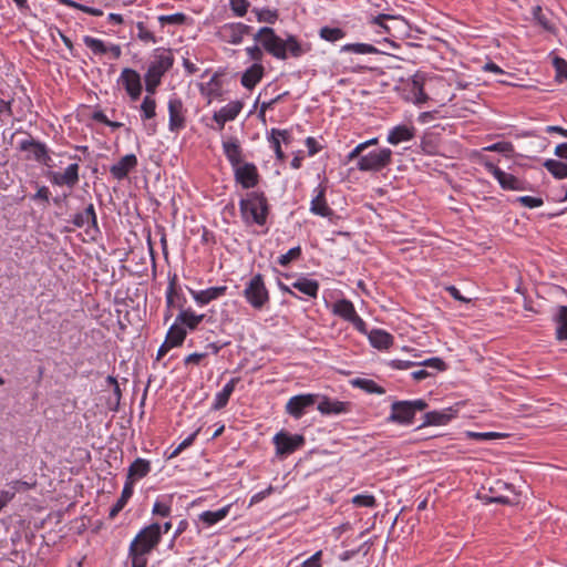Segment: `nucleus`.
Returning a JSON list of instances; mask_svg holds the SVG:
<instances>
[{
  "label": "nucleus",
  "instance_id": "obj_26",
  "mask_svg": "<svg viewBox=\"0 0 567 567\" xmlns=\"http://www.w3.org/2000/svg\"><path fill=\"white\" fill-rule=\"evenodd\" d=\"M414 137V127L406 125H398L393 127L388 135V142L398 145L401 142L410 141Z\"/></svg>",
  "mask_w": 567,
  "mask_h": 567
},
{
  "label": "nucleus",
  "instance_id": "obj_8",
  "mask_svg": "<svg viewBox=\"0 0 567 567\" xmlns=\"http://www.w3.org/2000/svg\"><path fill=\"white\" fill-rule=\"evenodd\" d=\"M276 454L280 457L287 456L305 445V437L301 434H290L280 431L274 436Z\"/></svg>",
  "mask_w": 567,
  "mask_h": 567
},
{
  "label": "nucleus",
  "instance_id": "obj_56",
  "mask_svg": "<svg viewBox=\"0 0 567 567\" xmlns=\"http://www.w3.org/2000/svg\"><path fill=\"white\" fill-rule=\"evenodd\" d=\"M517 202L527 208L540 207L544 204L542 198L533 196H520L517 198Z\"/></svg>",
  "mask_w": 567,
  "mask_h": 567
},
{
  "label": "nucleus",
  "instance_id": "obj_48",
  "mask_svg": "<svg viewBox=\"0 0 567 567\" xmlns=\"http://www.w3.org/2000/svg\"><path fill=\"white\" fill-rule=\"evenodd\" d=\"M301 255V248L299 246L289 249L286 254L281 255L278 259V264L282 267L288 266L292 260H296Z\"/></svg>",
  "mask_w": 567,
  "mask_h": 567
},
{
  "label": "nucleus",
  "instance_id": "obj_54",
  "mask_svg": "<svg viewBox=\"0 0 567 567\" xmlns=\"http://www.w3.org/2000/svg\"><path fill=\"white\" fill-rule=\"evenodd\" d=\"M262 74V65L258 63L250 65V90L261 80Z\"/></svg>",
  "mask_w": 567,
  "mask_h": 567
},
{
  "label": "nucleus",
  "instance_id": "obj_15",
  "mask_svg": "<svg viewBox=\"0 0 567 567\" xmlns=\"http://www.w3.org/2000/svg\"><path fill=\"white\" fill-rule=\"evenodd\" d=\"M249 203L250 217L256 224L264 226L269 214V205L267 198L264 196V194L250 193Z\"/></svg>",
  "mask_w": 567,
  "mask_h": 567
},
{
  "label": "nucleus",
  "instance_id": "obj_30",
  "mask_svg": "<svg viewBox=\"0 0 567 567\" xmlns=\"http://www.w3.org/2000/svg\"><path fill=\"white\" fill-rule=\"evenodd\" d=\"M311 212L316 215L328 217L332 215L324 197V189H320L318 195L311 200Z\"/></svg>",
  "mask_w": 567,
  "mask_h": 567
},
{
  "label": "nucleus",
  "instance_id": "obj_4",
  "mask_svg": "<svg viewBox=\"0 0 567 567\" xmlns=\"http://www.w3.org/2000/svg\"><path fill=\"white\" fill-rule=\"evenodd\" d=\"M427 408V403L417 399L414 401H395L391 405V414L388 417L389 422L399 424L412 423L414 415L417 411H423Z\"/></svg>",
  "mask_w": 567,
  "mask_h": 567
},
{
  "label": "nucleus",
  "instance_id": "obj_36",
  "mask_svg": "<svg viewBox=\"0 0 567 567\" xmlns=\"http://www.w3.org/2000/svg\"><path fill=\"white\" fill-rule=\"evenodd\" d=\"M341 52H352L355 54H375L379 50L368 43H348L341 48Z\"/></svg>",
  "mask_w": 567,
  "mask_h": 567
},
{
  "label": "nucleus",
  "instance_id": "obj_3",
  "mask_svg": "<svg viewBox=\"0 0 567 567\" xmlns=\"http://www.w3.org/2000/svg\"><path fill=\"white\" fill-rule=\"evenodd\" d=\"M223 150L235 172V181L248 188V163L244 161L243 148L236 137L223 142Z\"/></svg>",
  "mask_w": 567,
  "mask_h": 567
},
{
  "label": "nucleus",
  "instance_id": "obj_32",
  "mask_svg": "<svg viewBox=\"0 0 567 567\" xmlns=\"http://www.w3.org/2000/svg\"><path fill=\"white\" fill-rule=\"evenodd\" d=\"M333 312L347 321L357 315L354 306L347 299H341L333 305Z\"/></svg>",
  "mask_w": 567,
  "mask_h": 567
},
{
  "label": "nucleus",
  "instance_id": "obj_63",
  "mask_svg": "<svg viewBox=\"0 0 567 567\" xmlns=\"http://www.w3.org/2000/svg\"><path fill=\"white\" fill-rule=\"evenodd\" d=\"M270 143L272 145V148L276 153V157L279 159V161H284L286 158V155L284 153V151L281 150V144H280V138L277 136L276 137H270Z\"/></svg>",
  "mask_w": 567,
  "mask_h": 567
},
{
  "label": "nucleus",
  "instance_id": "obj_60",
  "mask_svg": "<svg viewBox=\"0 0 567 567\" xmlns=\"http://www.w3.org/2000/svg\"><path fill=\"white\" fill-rule=\"evenodd\" d=\"M321 557V551H317L312 556H310L309 558H306L303 559L302 561L299 563L300 567H319L318 565V561Z\"/></svg>",
  "mask_w": 567,
  "mask_h": 567
},
{
  "label": "nucleus",
  "instance_id": "obj_2",
  "mask_svg": "<svg viewBox=\"0 0 567 567\" xmlns=\"http://www.w3.org/2000/svg\"><path fill=\"white\" fill-rule=\"evenodd\" d=\"M174 55L169 49L158 48L154 52V59L145 73V90L154 94L161 84L162 76L173 66Z\"/></svg>",
  "mask_w": 567,
  "mask_h": 567
},
{
  "label": "nucleus",
  "instance_id": "obj_64",
  "mask_svg": "<svg viewBox=\"0 0 567 567\" xmlns=\"http://www.w3.org/2000/svg\"><path fill=\"white\" fill-rule=\"evenodd\" d=\"M12 106L11 101H4L0 97V121L2 120L3 115L12 116Z\"/></svg>",
  "mask_w": 567,
  "mask_h": 567
},
{
  "label": "nucleus",
  "instance_id": "obj_49",
  "mask_svg": "<svg viewBox=\"0 0 567 567\" xmlns=\"http://www.w3.org/2000/svg\"><path fill=\"white\" fill-rule=\"evenodd\" d=\"M352 503L359 507H374L375 498L373 495L359 494L352 498Z\"/></svg>",
  "mask_w": 567,
  "mask_h": 567
},
{
  "label": "nucleus",
  "instance_id": "obj_61",
  "mask_svg": "<svg viewBox=\"0 0 567 567\" xmlns=\"http://www.w3.org/2000/svg\"><path fill=\"white\" fill-rule=\"evenodd\" d=\"M50 190L47 186H40L37 193L32 196L33 200H42L44 203H49Z\"/></svg>",
  "mask_w": 567,
  "mask_h": 567
},
{
  "label": "nucleus",
  "instance_id": "obj_62",
  "mask_svg": "<svg viewBox=\"0 0 567 567\" xmlns=\"http://www.w3.org/2000/svg\"><path fill=\"white\" fill-rule=\"evenodd\" d=\"M274 492V487L270 485L268 486L266 489L252 495L250 497V506L256 504V503H259L261 502L265 497H267L268 495H270L271 493Z\"/></svg>",
  "mask_w": 567,
  "mask_h": 567
},
{
  "label": "nucleus",
  "instance_id": "obj_44",
  "mask_svg": "<svg viewBox=\"0 0 567 567\" xmlns=\"http://www.w3.org/2000/svg\"><path fill=\"white\" fill-rule=\"evenodd\" d=\"M254 12L256 13V17H257V20L259 22H267V23H275L277 18H278V13L276 10H270V9H254Z\"/></svg>",
  "mask_w": 567,
  "mask_h": 567
},
{
  "label": "nucleus",
  "instance_id": "obj_12",
  "mask_svg": "<svg viewBox=\"0 0 567 567\" xmlns=\"http://www.w3.org/2000/svg\"><path fill=\"white\" fill-rule=\"evenodd\" d=\"M117 82L124 86L126 93L128 94L132 101H136L140 99L143 87L141 82V75L137 71L131 68L123 69Z\"/></svg>",
  "mask_w": 567,
  "mask_h": 567
},
{
  "label": "nucleus",
  "instance_id": "obj_58",
  "mask_svg": "<svg viewBox=\"0 0 567 567\" xmlns=\"http://www.w3.org/2000/svg\"><path fill=\"white\" fill-rule=\"evenodd\" d=\"M277 136L280 138V143L282 142L286 145H288L291 141V135H290L289 131H287V130L272 128L270 137L277 138Z\"/></svg>",
  "mask_w": 567,
  "mask_h": 567
},
{
  "label": "nucleus",
  "instance_id": "obj_18",
  "mask_svg": "<svg viewBox=\"0 0 567 567\" xmlns=\"http://www.w3.org/2000/svg\"><path fill=\"white\" fill-rule=\"evenodd\" d=\"M317 404V409L321 414H341L349 410V402H342L338 400H330L327 396H320Z\"/></svg>",
  "mask_w": 567,
  "mask_h": 567
},
{
  "label": "nucleus",
  "instance_id": "obj_9",
  "mask_svg": "<svg viewBox=\"0 0 567 567\" xmlns=\"http://www.w3.org/2000/svg\"><path fill=\"white\" fill-rule=\"evenodd\" d=\"M319 394H299L289 399L286 404V412L293 419H300L310 408L318 402Z\"/></svg>",
  "mask_w": 567,
  "mask_h": 567
},
{
  "label": "nucleus",
  "instance_id": "obj_38",
  "mask_svg": "<svg viewBox=\"0 0 567 567\" xmlns=\"http://www.w3.org/2000/svg\"><path fill=\"white\" fill-rule=\"evenodd\" d=\"M244 103L240 101H233L227 105L223 106L218 113L223 115L224 121H233L241 111Z\"/></svg>",
  "mask_w": 567,
  "mask_h": 567
},
{
  "label": "nucleus",
  "instance_id": "obj_41",
  "mask_svg": "<svg viewBox=\"0 0 567 567\" xmlns=\"http://www.w3.org/2000/svg\"><path fill=\"white\" fill-rule=\"evenodd\" d=\"M319 34L323 40L329 41V42L338 41L346 35V33L342 29L329 28V27L321 28Z\"/></svg>",
  "mask_w": 567,
  "mask_h": 567
},
{
  "label": "nucleus",
  "instance_id": "obj_23",
  "mask_svg": "<svg viewBox=\"0 0 567 567\" xmlns=\"http://www.w3.org/2000/svg\"><path fill=\"white\" fill-rule=\"evenodd\" d=\"M227 287L226 286H218V287H210L205 290H190V293L195 301L199 303L200 306L209 303L212 300H215L221 296L225 295Z\"/></svg>",
  "mask_w": 567,
  "mask_h": 567
},
{
  "label": "nucleus",
  "instance_id": "obj_53",
  "mask_svg": "<svg viewBox=\"0 0 567 567\" xmlns=\"http://www.w3.org/2000/svg\"><path fill=\"white\" fill-rule=\"evenodd\" d=\"M171 511L172 509L169 504L162 501H156L153 505L152 513L153 515H157L161 517H168L171 515Z\"/></svg>",
  "mask_w": 567,
  "mask_h": 567
},
{
  "label": "nucleus",
  "instance_id": "obj_59",
  "mask_svg": "<svg viewBox=\"0 0 567 567\" xmlns=\"http://www.w3.org/2000/svg\"><path fill=\"white\" fill-rule=\"evenodd\" d=\"M239 217L244 223H248V198L244 196L239 198Z\"/></svg>",
  "mask_w": 567,
  "mask_h": 567
},
{
  "label": "nucleus",
  "instance_id": "obj_42",
  "mask_svg": "<svg viewBox=\"0 0 567 567\" xmlns=\"http://www.w3.org/2000/svg\"><path fill=\"white\" fill-rule=\"evenodd\" d=\"M284 48L285 54L287 55L289 52L293 58H298L305 52L298 40L292 35L288 37L287 40L284 41Z\"/></svg>",
  "mask_w": 567,
  "mask_h": 567
},
{
  "label": "nucleus",
  "instance_id": "obj_10",
  "mask_svg": "<svg viewBox=\"0 0 567 567\" xmlns=\"http://www.w3.org/2000/svg\"><path fill=\"white\" fill-rule=\"evenodd\" d=\"M486 169L497 179L502 188L508 190H526L527 183L517 178L513 174L502 171L492 162L484 163Z\"/></svg>",
  "mask_w": 567,
  "mask_h": 567
},
{
  "label": "nucleus",
  "instance_id": "obj_17",
  "mask_svg": "<svg viewBox=\"0 0 567 567\" xmlns=\"http://www.w3.org/2000/svg\"><path fill=\"white\" fill-rule=\"evenodd\" d=\"M136 166L137 157L134 154H127L110 167V173L115 179L122 181Z\"/></svg>",
  "mask_w": 567,
  "mask_h": 567
},
{
  "label": "nucleus",
  "instance_id": "obj_39",
  "mask_svg": "<svg viewBox=\"0 0 567 567\" xmlns=\"http://www.w3.org/2000/svg\"><path fill=\"white\" fill-rule=\"evenodd\" d=\"M142 118L151 120L156 115V101L151 95H146L141 104Z\"/></svg>",
  "mask_w": 567,
  "mask_h": 567
},
{
  "label": "nucleus",
  "instance_id": "obj_20",
  "mask_svg": "<svg viewBox=\"0 0 567 567\" xmlns=\"http://www.w3.org/2000/svg\"><path fill=\"white\" fill-rule=\"evenodd\" d=\"M151 472V462L145 458H136L127 470V476L125 482L132 483V487L134 488V482L141 478H144Z\"/></svg>",
  "mask_w": 567,
  "mask_h": 567
},
{
  "label": "nucleus",
  "instance_id": "obj_7",
  "mask_svg": "<svg viewBox=\"0 0 567 567\" xmlns=\"http://www.w3.org/2000/svg\"><path fill=\"white\" fill-rule=\"evenodd\" d=\"M391 159L392 151L390 148H382L361 156L357 166L358 169L363 172H379L386 167L391 163Z\"/></svg>",
  "mask_w": 567,
  "mask_h": 567
},
{
  "label": "nucleus",
  "instance_id": "obj_46",
  "mask_svg": "<svg viewBox=\"0 0 567 567\" xmlns=\"http://www.w3.org/2000/svg\"><path fill=\"white\" fill-rule=\"evenodd\" d=\"M136 28H137V38L145 42V43H156L157 40H156V37L154 35V33L152 31H150L145 23L140 21L136 23Z\"/></svg>",
  "mask_w": 567,
  "mask_h": 567
},
{
  "label": "nucleus",
  "instance_id": "obj_31",
  "mask_svg": "<svg viewBox=\"0 0 567 567\" xmlns=\"http://www.w3.org/2000/svg\"><path fill=\"white\" fill-rule=\"evenodd\" d=\"M292 287L298 289L300 292L313 298L317 297L319 290V284L316 280L308 278H300L292 282Z\"/></svg>",
  "mask_w": 567,
  "mask_h": 567
},
{
  "label": "nucleus",
  "instance_id": "obj_19",
  "mask_svg": "<svg viewBox=\"0 0 567 567\" xmlns=\"http://www.w3.org/2000/svg\"><path fill=\"white\" fill-rule=\"evenodd\" d=\"M71 223L78 228H82L85 225H87L93 227L96 231H99L97 217L94 205L91 203L86 206V208L83 212L76 213L73 216Z\"/></svg>",
  "mask_w": 567,
  "mask_h": 567
},
{
  "label": "nucleus",
  "instance_id": "obj_40",
  "mask_svg": "<svg viewBox=\"0 0 567 567\" xmlns=\"http://www.w3.org/2000/svg\"><path fill=\"white\" fill-rule=\"evenodd\" d=\"M84 44L92 50L94 54H105L107 53V45L105 43L96 38L85 35L83 38Z\"/></svg>",
  "mask_w": 567,
  "mask_h": 567
},
{
  "label": "nucleus",
  "instance_id": "obj_21",
  "mask_svg": "<svg viewBox=\"0 0 567 567\" xmlns=\"http://www.w3.org/2000/svg\"><path fill=\"white\" fill-rule=\"evenodd\" d=\"M186 302L185 296L177 289L176 276L169 280L168 287L166 289V306L167 308H178L179 311L184 309V305Z\"/></svg>",
  "mask_w": 567,
  "mask_h": 567
},
{
  "label": "nucleus",
  "instance_id": "obj_52",
  "mask_svg": "<svg viewBox=\"0 0 567 567\" xmlns=\"http://www.w3.org/2000/svg\"><path fill=\"white\" fill-rule=\"evenodd\" d=\"M483 150L487 151V152H498L502 154H509L513 152V145L508 142H498V143L488 145V146L484 147Z\"/></svg>",
  "mask_w": 567,
  "mask_h": 567
},
{
  "label": "nucleus",
  "instance_id": "obj_55",
  "mask_svg": "<svg viewBox=\"0 0 567 567\" xmlns=\"http://www.w3.org/2000/svg\"><path fill=\"white\" fill-rule=\"evenodd\" d=\"M199 433V429L193 432L190 435H188L185 440H183L179 445L173 451L171 457L177 456L182 451L187 449L193 444L195 441L197 434Z\"/></svg>",
  "mask_w": 567,
  "mask_h": 567
},
{
  "label": "nucleus",
  "instance_id": "obj_27",
  "mask_svg": "<svg viewBox=\"0 0 567 567\" xmlns=\"http://www.w3.org/2000/svg\"><path fill=\"white\" fill-rule=\"evenodd\" d=\"M369 340L373 348L379 350L388 349L393 343V337L384 330L373 329L369 333Z\"/></svg>",
  "mask_w": 567,
  "mask_h": 567
},
{
  "label": "nucleus",
  "instance_id": "obj_57",
  "mask_svg": "<svg viewBox=\"0 0 567 567\" xmlns=\"http://www.w3.org/2000/svg\"><path fill=\"white\" fill-rule=\"evenodd\" d=\"M417 364L434 368L439 371H444L446 369L445 362L440 358H431L422 362H417Z\"/></svg>",
  "mask_w": 567,
  "mask_h": 567
},
{
  "label": "nucleus",
  "instance_id": "obj_33",
  "mask_svg": "<svg viewBox=\"0 0 567 567\" xmlns=\"http://www.w3.org/2000/svg\"><path fill=\"white\" fill-rule=\"evenodd\" d=\"M556 338L567 340V306H560L556 316Z\"/></svg>",
  "mask_w": 567,
  "mask_h": 567
},
{
  "label": "nucleus",
  "instance_id": "obj_35",
  "mask_svg": "<svg viewBox=\"0 0 567 567\" xmlns=\"http://www.w3.org/2000/svg\"><path fill=\"white\" fill-rule=\"evenodd\" d=\"M546 169L558 179L567 178V164L557 159H547L544 163Z\"/></svg>",
  "mask_w": 567,
  "mask_h": 567
},
{
  "label": "nucleus",
  "instance_id": "obj_5",
  "mask_svg": "<svg viewBox=\"0 0 567 567\" xmlns=\"http://www.w3.org/2000/svg\"><path fill=\"white\" fill-rule=\"evenodd\" d=\"M18 150L21 152H30V154L25 156V159H33L49 168L52 167V158L49 148L44 143L34 140L31 135L20 141Z\"/></svg>",
  "mask_w": 567,
  "mask_h": 567
},
{
  "label": "nucleus",
  "instance_id": "obj_11",
  "mask_svg": "<svg viewBox=\"0 0 567 567\" xmlns=\"http://www.w3.org/2000/svg\"><path fill=\"white\" fill-rule=\"evenodd\" d=\"M79 169V164L72 163L63 173L49 171L47 177L55 186H68L69 188H73L80 181Z\"/></svg>",
  "mask_w": 567,
  "mask_h": 567
},
{
  "label": "nucleus",
  "instance_id": "obj_1",
  "mask_svg": "<svg viewBox=\"0 0 567 567\" xmlns=\"http://www.w3.org/2000/svg\"><path fill=\"white\" fill-rule=\"evenodd\" d=\"M162 539V527L158 523H152L142 528L128 548V558L132 561L131 567H146L148 555L157 547Z\"/></svg>",
  "mask_w": 567,
  "mask_h": 567
},
{
  "label": "nucleus",
  "instance_id": "obj_14",
  "mask_svg": "<svg viewBox=\"0 0 567 567\" xmlns=\"http://www.w3.org/2000/svg\"><path fill=\"white\" fill-rule=\"evenodd\" d=\"M248 34V27L244 23H225L219 27L217 35L224 42L238 44Z\"/></svg>",
  "mask_w": 567,
  "mask_h": 567
},
{
  "label": "nucleus",
  "instance_id": "obj_25",
  "mask_svg": "<svg viewBox=\"0 0 567 567\" xmlns=\"http://www.w3.org/2000/svg\"><path fill=\"white\" fill-rule=\"evenodd\" d=\"M205 315H196L190 308L182 309L176 317L177 323L189 330H195L204 320Z\"/></svg>",
  "mask_w": 567,
  "mask_h": 567
},
{
  "label": "nucleus",
  "instance_id": "obj_29",
  "mask_svg": "<svg viewBox=\"0 0 567 567\" xmlns=\"http://www.w3.org/2000/svg\"><path fill=\"white\" fill-rule=\"evenodd\" d=\"M186 334V329L175 321V323L169 327L165 340L167 341V344L179 347L183 344Z\"/></svg>",
  "mask_w": 567,
  "mask_h": 567
},
{
  "label": "nucleus",
  "instance_id": "obj_45",
  "mask_svg": "<svg viewBox=\"0 0 567 567\" xmlns=\"http://www.w3.org/2000/svg\"><path fill=\"white\" fill-rule=\"evenodd\" d=\"M466 436L468 439H473V440H477V441H488V440H495V439L505 437L506 435L503 434V433H498V432H473V431H467L466 432Z\"/></svg>",
  "mask_w": 567,
  "mask_h": 567
},
{
  "label": "nucleus",
  "instance_id": "obj_16",
  "mask_svg": "<svg viewBox=\"0 0 567 567\" xmlns=\"http://www.w3.org/2000/svg\"><path fill=\"white\" fill-rule=\"evenodd\" d=\"M268 299V291L262 282V278L260 275H256L250 279V305L259 309Z\"/></svg>",
  "mask_w": 567,
  "mask_h": 567
},
{
  "label": "nucleus",
  "instance_id": "obj_22",
  "mask_svg": "<svg viewBox=\"0 0 567 567\" xmlns=\"http://www.w3.org/2000/svg\"><path fill=\"white\" fill-rule=\"evenodd\" d=\"M241 382L239 377L231 378L223 388L220 392H218L215 396V401L213 403V410H220L225 408L229 401L231 393L235 391L237 384Z\"/></svg>",
  "mask_w": 567,
  "mask_h": 567
},
{
  "label": "nucleus",
  "instance_id": "obj_28",
  "mask_svg": "<svg viewBox=\"0 0 567 567\" xmlns=\"http://www.w3.org/2000/svg\"><path fill=\"white\" fill-rule=\"evenodd\" d=\"M133 491H134V488L132 487L131 481L125 482L120 498L116 501V503L110 509V513H109L110 519H114L118 515V513L125 507L128 499L133 495Z\"/></svg>",
  "mask_w": 567,
  "mask_h": 567
},
{
  "label": "nucleus",
  "instance_id": "obj_24",
  "mask_svg": "<svg viewBox=\"0 0 567 567\" xmlns=\"http://www.w3.org/2000/svg\"><path fill=\"white\" fill-rule=\"evenodd\" d=\"M453 416L452 409L427 412L424 414L423 423L417 429L429 425H445Z\"/></svg>",
  "mask_w": 567,
  "mask_h": 567
},
{
  "label": "nucleus",
  "instance_id": "obj_47",
  "mask_svg": "<svg viewBox=\"0 0 567 567\" xmlns=\"http://www.w3.org/2000/svg\"><path fill=\"white\" fill-rule=\"evenodd\" d=\"M533 17L546 31L554 30V25L550 23L548 18L544 14L540 6H536L533 9Z\"/></svg>",
  "mask_w": 567,
  "mask_h": 567
},
{
  "label": "nucleus",
  "instance_id": "obj_34",
  "mask_svg": "<svg viewBox=\"0 0 567 567\" xmlns=\"http://www.w3.org/2000/svg\"><path fill=\"white\" fill-rule=\"evenodd\" d=\"M228 514V507H223L217 511H206L199 515V519L207 526H213Z\"/></svg>",
  "mask_w": 567,
  "mask_h": 567
},
{
  "label": "nucleus",
  "instance_id": "obj_6",
  "mask_svg": "<svg viewBox=\"0 0 567 567\" xmlns=\"http://www.w3.org/2000/svg\"><path fill=\"white\" fill-rule=\"evenodd\" d=\"M255 40L271 55L277 59L285 60L284 40L275 34L269 27L261 28L256 34Z\"/></svg>",
  "mask_w": 567,
  "mask_h": 567
},
{
  "label": "nucleus",
  "instance_id": "obj_37",
  "mask_svg": "<svg viewBox=\"0 0 567 567\" xmlns=\"http://www.w3.org/2000/svg\"><path fill=\"white\" fill-rule=\"evenodd\" d=\"M352 384L354 386H358V388L367 391L368 393H377V394L385 393V390L382 386H380L378 383H375L373 380H370V379L358 378L352 381Z\"/></svg>",
  "mask_w": 567,
  "mask_h": 567
},
{
  "label": "nucleus",
  "instance_id": "obj_51",
  "mask_svg": "<svg viewBox=\"0 0 567 567\" xmlns=\"http://www.w3.org/2000/svg\"><path fill=\"white\" fill-rule=\"evenodd\" d=\"M231 11L236 17H244L247 12V0H229Z\"/></svg>",
  "mask_w": 567,
  "mask_h": 567
},
{
  "label": "nucleus",
  "instance_id": "obj_50",
  "mask_svg": "<svg viewBox=\"0 0 567 567\" xmlns=\"http://www.w3.org/2000/svg\"><path fill=\"white\" fill-rule=\"evenodd\" d=\"M553 63L556 69L557 80H567V62L564 59L556 56Z\"/></svg>",
  "mask_w": 567,
  "mask_h": 567
},
{
  "label": "nucleus",
  "instance_id": "obj_43",
  "mask_svg": "<svg viewBox=\"0 0 567 567\" xmlns=\"http://www.w3.org/2000/svg\"><path fill=\"white\" fill-rule=\"evenodd\" d=\"M187 20H188V17L182 12L158 17V21L162 25H165V24L182 25V24H185L187 22Z\"/></svg>",
  "mask_w": 567,
  "mask_h": 567
},
{
  "label": "nucleus",
  "instance_id": "obj_13",
  "mask_svg": "<svg viewBox=\"0 0 567 567\" xmlns=\"http://www.w3.org/2000/svg\"><path fill=\"white\" fill-rule=\"evenodd\" d=\"M168 107V128L177 133L186 126V116L183 101L178 97H172L167 104Z\"/></svg>",
  "mask_w": 567,
  "mask_h": 567
}]
</instances>
